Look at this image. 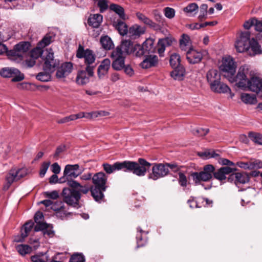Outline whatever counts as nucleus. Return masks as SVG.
I'll return each mask as SVG.
<instances>
[{
    "mask_svg": "<svg viewBox=\"0 0 262 262\" xmlns=\"http://www.w3.org/2000/svg\"><path fill=\"white\" fill-rule=\"evenodd\" d=\"M151 165V163L142 158L139 159L138 162L124 161L116 162L113 165L108 163L102 165L104 170L107 174H111L116 170H123L124 171L132 172L139 177L145 176Z\"/></svg>",
    "mask_w": 262,
    "mask_h": 262,
    "instance_id": "f257e3e1",
    "label": "nucleus"
},
{
    "mask_svg": "<svg viewBox=\"0 0 262 262\" xmlns=\"http://www.w3.org/2000/svg\"><path fill=\"white\" fill-rule=\"evenodd\" d=\"M215 168L212 165H207L204 167L203 170L200 172H194L191 174V177L196 185L199 184L201 182H206L210 180L213 173L215 179L222 181L226 179V174H229L236 170L235 168L229 167H223L214 172Z\"/></svg>",
    "mask_w": 262,
    "mask_h": 262,
    "instance_id": "f03ea898",
    "label": "nucleus"
},
{
    "mask_svg": "<svg viewBox=\"0 0 262 262\" xmlns=\"http://www.w3.org/2000/svg\"><path fill=\"white\" fill-rule=\"evenodd\" d=\"M107 176L102 172L95 174L92 177L94 186L91 187L92 195L96 201H102L104 198L103 192L106 189Z\"/></svg>",
    "mask_w": 262,
    "mask_h": 262,
    "instance_id": "7ed1b4c3",
    "label": "nucleus"
},
{
    "mask_svg": "<svg viewBox=\"0 0 262 262\" xmlns=\"http://www.w3.org/2000/svg\"><path fill=\"white\" fill-rule=\"evenodd\" d=\"M46 57L44 59L45 63L43 64V69L45 72H40L36 76L37 80L47 82L50 80L51 76V73L53 72L56 66L58 64V62L54 59V53L51 49L46 51Z\"/></svg>",
    "mask_w": 262,
    "mask_h": 262,
    "instance_id": "20e7f679",
    "label": "nucleus"
},
{
    "mask_svg": "<svg viewBox=\"0 0 262 262\" xmlns=\"http://www.w3.org/2000/svg\"><path fill=\"white\" fill-rule=\"evenodd\" d=\"M206 79L212 91L217 93H226L230 91L229 86L221 82V75L216 69H211L206 73Z\"/></svg>",
    "mask_w": 262,
    "mask_h": 262,
    "instance_id": "39448f33",
    "label": "nucleus"
},
{
    "mask_svg": "<svg viewBox=\"0 0 262 262\" xmlns=\"http://www.w3.org/2000/svg\"><path fill=\"white\" fill-rule=\"evenodd\" d=\"M30 43L28 41H21L16 44L12 50L7 51L8 58L16 63H20L26 56L30 49Z\"/></svg>",
    "mask_w": 262,
    "mask_h": 262,
    "instance_id": "423d86ee",
    "label": "nucleus"
},
{
    "mask_svg": "<svg viewBox=\"0 0 262 262\" xmlns=\"http://www.w3.org/2000/svg\"><path fill=\"white\" fill-rule=\"evenodd\" d=\"M27 173V169L24 168L11 169L6 176V183L3 187L4 190H8L14 182L19 180L21 178L26 176Z\"/></svg>",
    "mask_w": 262,
    "mask_h": 262,
    "instance_id": "0eeeda50",
    "label": "nucleus"
},
{
    "mask_svg": "<svg viewBox=\"0 0 262 262\" xmlns=\"http://www.w3.org/2000/svg\"><path fill=\"white\" fill-rule=\"evenodd\" d=\"M62 195L64 201L68 205L77 208L79 207L80 194L79 191L66 188L62 190Z\"/></svg>",
    "mask_w": 262,
    "mask_h": 262,
    "instance_id": "6e6552de",
    "label": "nucleus"
},
{
    "mask_svg": "<svg viewBox=\"0 0 262 262\" xmlns=\"http://www.w3.org/2000/svg\"><path fill=\"white\" fill-rule=\"evenodd\" d=\"M0 75L4 78H12L13 82L21 81L25 78L24 75L15 68H3L0 71Z\"/></svg>",
    "mask_w": 262,
    "mask_h": 262,
    "instance_id": "1a4fd4ad",
    "label": "nucleus"
},
{
    "mask_svg": "<svg viewBox=\"0 0 262 262\" xmlns=\"http://www.w3.org/2000/svg\"><path fill=\"white\" fill-rule=\"evenodd\" d=\"M250 34L249 32H242L237 38L235 47L238 52L243 53L249 49Z\"/></svg>",
    "mask_w": 262,
    "mask_h": 262,
    "instance_id": "9d476101",
    "label": "nucleus"
},
{
    "mask_svg": "<svg viewBox=\"0 0 262 262\" xmlns=\"http://www.w3.org/2000/svg\"><path fill=\"white\" fill-rule=\"evenodd\" d=\"M249 68L247 65L241 67L238 73L233 80L236 82V84L239 88H247L248 79L247 75L249 74Z\"/></svg>",
    "mask_w": 262,
    "mask_h": 262,
    "instance_id": "9b49d317",
    "label": "nucleus"
},
{
    "mask_svg": "<svg viewBox=\"0 0 262 262\" xmlns=\"http://www.w3.org/2000/svg\"><path fill=\"white\" fill-rule=\"evenodd\" d=\"M76 56L78 58H84V63L86 66H94L93 64L95 62L96 57L92 50H84L82 46L79 45L77 51Z\"/></svg>",
    "mask_w": 262,
    "mask_h": 262,
    "instance_id": "f8f14e48",
    "label": "nucleus"
},
{
    "mask_svg": "<svg viewBox=\"0 0 262 262\" xmlns=\"http://www.w3.org/2000/svg\"><path fill=\"white\" fill-rule=\"evenodd\" d=\"M95 66H86L85 70H81L77 73L76 82L77 84L83 85L88 83L90 77L94 75Z\"/></svg>",
    "mask_w": 262,
    "mask_h": 262,
    "instance_id": "ddd939ff",
    "label": "nucleus"
},
{
    "mask_svg": "<svg viewBox=\"0 0 262 262\" xmlns=\"http://www.w3.org/2000/svg\"><path fill=\"white\" fill-rule=\"evenodd\" d=\"M169 172V169L164 164L155 163L152 167V172L149 173L148 178L153 180L166 176Z\"/></svg>",
    "mask_w": 262,
    "mask_h": 262,
    "instance_id": "4468645a",
    "label": "nucleus"
},
{
    "mask_svg": "<svg viewBox=\"0 0 262 262\" xmlns=\"http://www.w3.org/2000/svg\"><path fill=\"white\" fill-rule=\"evenodd\" d=\"M125 57L122 55V53L119 52V49L113 50L111 55V57L113 59L112 68L116 71L123 69L125 66Z\"/></svg>",
    "mask_w": 262,
    "mask_h": 262,
    "instance_id": "2eb2a0df",
    "label": "nucleus"
},
{
    "mask_svg": "<svg viewBox=\"0 0 262 262\" xmlns=\"http://www.w3.org/2000/svg\"><path fill=\"white\" fill-rule=\"evenodd\" d=\"M236 66L233 59L230 56L223 58L222 64L220 66V69L228 75L233 76L235 72Z\"/></svg>",
    "mask_w": 262,
    "mask_h": 262,
    "instance_id": "dca6fc26",
    "label": "nucleus"
},
{
    "mask_svg": "<svg viewBox=\"0 0 262 262\" xmlns=\"http://www.w3.org/2000/svg\"><path fill=\"white\" fill-rule=\"evenodd\" d=\"M247 87L251 91L257 93L262 89V79L257 76H252L248 80Z\"/></svg>",
    "mask_w": 262,
    "mask_h": 262,
    "instance_id": "f3484780",
    "label": "nucleus"
},
{
    "mask_svg": "<svg viewBox=\"0 0 262 262\" xmlns=\"http://www.w3.org/2000/svg\"><path fill=\"white\" fill-rule=\"evenodd\" d=\"M79 168L78 164L67 165L65 166L63 174L64 176H67V178H76L82 173Z\"/></svg>",
    "mask_w": 262,
    "mask_h": 262,
    "instance_id": "a211bd4d",
    "label": "nucleus"
},
{
    "mask_svg": "<svg viewBox=\"0 0 262 262\" xmlns=\"http://www.w3.org/2000/svg\"><path fill=\"white\" fill-rule=\"evenodd\" d=\"M234 181V183L236 186L240 184H244L248 183L249 181V177L246 173L237 172L231 174L228 178V181Z\"/></svg>",
    "mask_w": 262,
    "mask_h": 262,
    "instance_id": "6ab92c4d",
    "label": "nucleus"
},
{
    "mask_svg": "<svg viewBox=\"0 0 262 262\" xmlns=\"http://www.w3.org/2000/svg\"><path fill=\"white\" fill-rule=\"evenodd\" d=\"M34 226V223L32 221L26 222L21 229L20 236H16L14 239L15 242H22L28 236Z\"/></svg>",
    "mask_w": 262,
    "mask_h": 262,
    "instance_id": "aec40b11",
    "label": "nucleus"
},
{
    "mask_svg": "<svg viewBox=\"0 0 262 262\" xmlns=\"http://www.w3.org/2000/svg\"><path fill=\"white\" fill-rule=\"evenodd\" d=\"M202 54L192 48L186 51V58L191 64L199 63L202 59Z\"/></svg>",
    "mask_w": 262,
    "mask_h": 262,
    "instance_id": "412c9836",
    "label": "nucleus"
},
{
    "mask_svg": "<svg viewBox=\"0 0 262 262\" xmlns=\"http://www.w3.org/2000/svg\"><path fill=\"white\" fill-rule=\"evenodd\" d=\"M72 63L70 62H65L57 69L56 76L59 78L65 77L72 72Z\"/></svg>",
    "mask_w": 262,
    "mask_h": 262,
    "instance_id": "4be33fe9",
    "label": "nucleus"
},
{
    "mask_svg": "<svg viewBox=\"0 0 262 262\" xmlns=\"http://www.w3.org/2000/svg\"><path fill=\"white\" fill-rule=\"evenodd\" d=\"M158 57L155 55H147L140 63V66L143 69H148L156 67L158 64Z\"/></svg>",
    "mask_w": 262,
    "mask_h": 262,
    "instance_id": "5701e85b",
    "label": "nucleus"
},
{
    "mask_svg": "<svg viewBox=\"0 0 262 262\" xmlns=\"http://www.w3.org/2000/svg\"><path fill=\"white\" fill-rule=\"evenodd\" d=\"M134 45L133 43L128 40H125L122 41L119 46L117 47L115 49H119V52L122 53V55L126 56V55L132 53Z\"/></svg>",
    "mask_w": 262,
    "mask_h": 262,
    "instance_id": "b1692460",
    "label": "nucleus"
},
{
    "mask_svg": "<svg viewBox=\"0 0 262 262\" xmlns=\"http://www.w3.org/2000/svg\"><path fill=\"white\" fill-rule=\"evenodd\" d=\"M43 219V213L40 211H37L34 215V221L36 223L35 226V231L38 232L40 230H43L48 227V224L41 222Z\"/></svg>",
    "mask_w": 262,
    "mask_h": 262,
    "instance_id": "393cba45",
    "label": "nucleus"
},
{
    "mask_svg": "<svg viewBox=\"0 0 262 262\" xmlns=\"http://www.w3.org/2000/svg\"><path fill=\"white\" fill-rule=\"evenodd\" d=\"M145 29L138 25H135L129 28L127 31L128 36L132 39H136L144 34Z\"/></svg>",
    "mask_w": 262,
    "mask_h": 262,
    "instance_id": "a878e982",
    "label": "nucleus"
},
{
    "mask_svg": "<svg viewBox=\"0 0 262 262\" xmlns=\"http://www.w3.org/2000/svg\"><path fill=\"white\" fill-rule=\"evenodd\" d=\"M111 61L108 58L104 59L101 63L98 69V75L102 78L106 75L110 68Z\"/></svg>",
    "mask_w": 262,
    "mask_h": 262,
    "instance_id": "bb28decb",
    "label": "nucleus"
},
{
    "mask_svg": "<svg viewBox=\"0 0 262 262\" xmlns=\"http://www.w3.org/2000/svg\"><path fill=\"white\" fill-rule=\"evenodd\" d=\"M103 16L101 14L91 15L88 19V24L93 28H98L102 21Z\"/></svg>",
    "mask_w": 262,
    "mask_h": 262,
    "instance_id": "cd10ccee",
    "label": "nucleus"
},
{
    "mask_svg": "<svg viewBox=\"0 0 262 262\" xmlns=\"http://www.w3.org/2000/svg\"><path fill=\"white\" fill-rule=\"evenodd\" d=\"M173 68L174 70L170 73L171 76L175 80H182L185 72L184 67L180 66Z\"/></svg>",
    "mask_w": 262,
    "mask_h": 262,
    "instance_id": "c85d7f7f",
    "label": "nucleus"
},
{
    "mask_svg": "<svg viewBox=\"0 0 262 262\" xmlns=\"http://www.w3.org/2000/svg\"><path fill=\"white\" fill-rule=\"evenodd\" d=\"M241 99L243 102L246 104L253 105L257 103L256 97L253 94L242 93L241 95Z\"/></svg>",
    "mask_w": 262,
    "mask_h": 262,
    "instance_id": "c756f323",
    "label": "nucleus"
},
{
    "mask_svg": "<svg viewBox=\"0 0 262 262\" xmlns=\"http://www.w3.org/2000/svg\"><path fill=\"white\" fill-rule=\"evenodd\" d=\"M113 25L121 35L124 36L127 34V26L122 20H117L114 22Z\"/></svg>",
    "mask_w": 262,
    "mask_h": 262,
    "instance_id": "7c9ffc66",
    "label": "nucleus"
},
{
    "mask_svg": "<svg viewBox=\"0 0 262 262\" xmlns=\"http://www.w3.org/2000/svg\"><path fill=\"white\" fill-rule=\"evenodd\" d=\"M180 47L182 50L187 51L191 49L189 37L186 34H183L180 39Z\"/></svg>",
    "mask_w": 262,
    "mask_h": 262,
    "instance_id": "2f4dec72",
    "label": "nucleus"
},
{
    "mask_svg": "<svg viewBox=\"0 0 262 262\" xmlns=\"http://www.w3.org/2000/svg\"><path fill=\"white\" fill-rule=\"evenodd\" d=\"M142 45L146 54L155 52V47L154 46V40L153 39H147Z\"/></svg>",
    "mask_w": 262,
    "mask_h": 262,
    "instance_id": "473e14b6",
    "label": "nucleus"
},
{
    "mask_svg": "<svg viewBox=\"0 0 262 262\" xmlns=\"http://www.w3.org/2000/svg\"><path fill=\"white\" fill-rule=\"evenodd\" d=\"M100 43L103 48L106 50H110L114 47V43L111 38L108 36H104L101 37Z\"/></svg>",
    "mask_w": 262,
    "mask_h": 262,
    "instance_id": "72a5a7b5",
    "label": "nucleus"
},
{
    "mask_svg": "<svg viewBox=\"0 0 262 262\" xmlns=\"http://www.w3.org/2000/svg\"><path fill=\"white\" fill-rule=\"evenodd\" d=\"M54 35L52 33L47 34L39 42L38 46L42 48L50 45L53 40Z\"/></svg>",
    "mask_w": 262,
    "mask_h": 262,
    "instance_id": "f704fd0d",
    "label": "nucleus"
},
{
    "mask_svg": "<svg viewBox=\"0 0 262 262\" xmlns=\"http://www.w3.org/2000/svg\"><path fill=\"white\" fill-rule=\"evenodd\" d=\"M32 262H49L50 258L47 252L32 256L31 257Z\"/></svg>",
    "mask_w": 262,
    "mask_h": 262,
    "instance_id": "c9c22d12",
    "label": "nucleus"
},
{
    "mask_svg": "<svg viewBox=\"0 0 262 262\" xmlns=\"http://www.w3.org/2000/svg\"><path fill=\"white\" fill-rule=\"evenodd\" d=\"M250 48L251 49L253 52V55L260 54L262 52L260 46L258 44L257 40L254 38H252L250 40L249 43V48Z\"/></svg>",
    "mask_w": 262,
    "mask_h": 262,
    "instance_id": "e433bc0d",
    "label": "nucleus"
},
{
    "mask_svg": "<svg viewBox=\"0 0 262 262\" xmlns=\"http://www.w3.org/2000/svg\"><path fill=\"white\" fill-rule=\"evenodd\" d=\"M248 137L255 144L262 145V135L258 133L250 132Z\"/></svg>",
    "mask_w": 262,
    "mask_h": 262,
    "instance_id": "4c0bfd02",
    "label": "nucleus"
},
{
    "mask_svg": "<svg viewBox=\"0 0 262 262\" xmlns=\"http://www.w3.org/2000/svg\"><path fill=\"white\" fill-rule=\"evenodd\" d=\"M180 62L181 57L178 54L174 53L170 55L169 62L172 68L181 66Z\"/></svg>",
    "mask_w": 262,
    "mask_h": 262,
    "instance_id": "58836bf2",
    "label": "nucleus"
},
{
    "mask_svg": "<svg viewBox=\"0 0 262 262\" xmlns=\"http://www.w3.org/2000/svg\"><path fill=\"white\" fill-rule=\"evenodd\" d=\"M16 250L21 255L30 253L32 251L31 247L27 245H19L16 246Z\"/></svg>",
    "mask_w": 262,
    "mask_h": 262,
    "instance_id": "ea45409f",
    "label": "nucleus"
},
{
    "mask_svg": "<svg viewBox=\"0 0 262 262\" xmlns=\"http://www.w3.org/2000/svg\"><path fill=\"white\" fill-rule=\"evenodd\" d=\"M198 155L203 159H209L211 158H216L219 156V154L215 153L214 151L208 150L198 153Z\"/></svg>",
    "mask_w": 262,
    "mask_h": 262,
    "instance_id": "a19ab883",
    "label": "nucleus"
},
{
    "mask_svg": "<svg viewBox=\"0 0 262 262\" xmlns=\"http://www.w3.org/2000/svg\"><path fill=\"white\" fill-rule=\"evenodd\" d=\"M110 9L118 14L121 18L124 19V9L122 7L116 4H112Z\"/></svg>",
    "mask_w": 262,
    "mask_h": 262,
    "instance_id": "79ce46f5",
    "label": "nucleus"
},
{
    "mask_svg": "<svg viewBox=\"0 0 262 262\" xmlns=\"http://www.w3.org/2000/svg\"><path fill=\"white\" fill-rule=\"evenodd\" d=\"M132 53L137 57H140L146 54L143 45L141 46L139 44L134 45Z\"/></svg>",
    "mask_w": 262,
    "mask_h": 262,
    "instance_id": "37998d69",
    "label": "nucleus"
},
{
    "mask_svg": "<svg viewBox=\"0 0 262 262\" xmlns=\"http://www.w3.org/2000/svg\"><path fill=\"white\" fill-rule=\"evenodd\" d=\"M136 16L137 18L144 24L149 25L150 26H152L153 22L151 20H150L149 18L146 17L143 14L140 12H137L136 13Z\"/></svg>",
    "mask_w": 262,
    "mask_h": 262,
    "instance_id": "c03bdc74",
    "label": "nucleus"
},
{
    "mask_svg": "<svg viewBox=\"0 0 262 262\" xmlns=\"http://www.w3.org/2000/svg\"><path fill=\"white\" fill-rule=\"evenodd\" d=\"M42 48L38 46L36 48L32 50L29 53V55L35 59L39 57L42 54Z\"/></svg>",
    "mask_w": 262,
    "mask_h": 262,
    "instance_id": "a18cd8bd",
    "label": "nucleus"
},
{
    "mask_svg": "<svg viewBox=\"0 0 262 262\" xmlns=\"http://www.w3.org/2000/svg\"><path fill=\"white\" fill-rule=\"evenodd\" d=\"M97 2L98 6L100 8V12H103L108 8V5L106 0H94Z\"/></svg>",
    "mask_w": 262,
    "mask_h": 262,
    "instance_id": "49530a36",
    "label": "nucleus"
},
{
    "mask_svg": "<svg viewBox=\"0 0 262 262\" xmlns=\"http://www.w3.org/2000/svg\"><path fill=\"white\" fill-rule=\"evenodd\" d=\"M84 256L81 254H76L72 256L70 262H84Z\"/></svg>",
    "mask_w": 262,
    "mask_h": 262,
    "instance_id": "de8ad7c7",
    "label": "nucleus"
},
{
    "mask_svg": "<svg viewBox=\"0 0 262 262\" xmlns=\"http://www.w3.org/2000/svg\"><path fill=\"white\" fill-rule=\"evenodd\" d=\"M44 195L46 198H48L53 200H56L59 197V192L57 190L52 191H46L43 193Z\"/></svg>",
    "mask_w": 262,
    "mask_h": 262,
    "instance_id": "09e8293b",
    "label": "nucleus"
},
{
    "mask_svg": "<svg viewBox=\"0 0 262 262\" xmlns=\"http://www.w3.org/2000/svg\"><path fill=\"white\" fill-rule=\"evenodd\" d=\"M164 12L165 16L169 19L173 18L175 16V10L173 8L166 7Z\"/></svg>",
    "mask_w": 262,
    "mask_h": 262,
    "instance_id": "8fccbe9b",
    "label": "nucleus"
},
{
    "mask_svg": "<svg viewBox=\"0 0 262 262\" xmlns=\"http://www.w3.org/2000/svg\"><path fill=\"white\" fill-rule=\"evenodd\" d=\"M173 41V39L169 37H166L159 40L160 45H162L165 48L171 45Z\"/></svg>",
    "mask_w": 262,
    "mask_h": 262,
    "instance_id": "3c124183",
    "label": "nucleus"
},
{
    "mask_svg": "<svg viewBox=\"0 0 262 262\" xmlns=\"http://www.w3.org/2000/svg\"><path fill=\"white\" fill-rule=\"evenodd\" d=\"M179 183L182 187H186L187 185V180L185 175L182 172L179 173Z\"/></svg>",
    "mask_w": 262,
    "mask_h": 262,
    "instance_id": "603ef678",
    "label": "nucleus"
},
{
    "mask_svg": "<svg viewBox=\"0 0 262 262\" xmlns=\"http://www.w3.org/2000/svg\"><path fill=\"white\" fill-rule=\"evenodd\" d=\"M70 213L67 212L64 210V206L62 209H60L57 212H56V215L57 217L60 218L62 220L66 219L68 215H70Z\"/></svg>",
    "mask_w": 262,
    "mask_h": 262,
    "instance_id": "864d4df0",
    "label": "nucleus"
},
{
    "mask_svg": "<svg viewBox=\"0 0 262 262\" xmlns=\"http://www.w3.org/2000/svg\"><path fill=\"white\" fill-rule=\"evenodd\" d=\"M50 162H43L41 166L39 174L41 177H44L49 166Z\"/></svg>",
    "mask_w": 262,
    "mask_h": 262,
    "instance_id": "5fc2aeb1",
    "label": "nucleus"
},
{
    "mask_svg": "<svg viewBox=\"0 0 262 262\" xmlns=\"http://www.w3.org/2000/svg\"><path fill=\"white\" fill-rule=\"evenodd\" d=\"M35 60H36V59L33 58L30 55H29V56L25 60V66L28 68L32 67L35 64V62H36Z\"/></svg>",
    "mask_w": 262,
    "mask_h": 262,
    "instance_id": "6e6d98bb",
    "label": "nucleus"
},
{
    "mask_svg": "<svg viewBox=\"0 0 262 262\" xmlns=\"http://www.w3.org/2000/svg\"><path fill=\"white\" fill-rule=\"evenodd\" d=\"M198 6L195 3H191L185 7L184 10L186 12L192 13L198 10Z\"/></svg>",
    "mask_w": 262,
    "mask_h": 262,
    "instance_id": "4d7b16f0",
    "label": "nucleus"
},
{
    "mask_svg": "<svg viewBox=\"0 0 262 262\" xmlns=\"http://www.w3.org/2000/svg\"><path fill=\"white\" fill-rule=\"evenodd\" d=\"M63 206V204L62 202H56L55 203H53L51 207V209L56 211V212L60 209H62Z\"/></svg>",
    "mask_w": 262,
    "mask_h": 262,
    "instance_id": "13d9d810",
    "label": "nucleus"
},
{
    "mask_svg": "<svg viewBox=\"0 0 262 262\" xmlns=\"http://www.w3.org/2000/svg\"><path fill=\"white\" fill-rule=\"evenodd\" d=\"M10 38V36L3 29H0V42L7 41Z\"/></svg>",
    "mask_w": 262,
    "mask_h": 262,
    "instance_id": "bf43d9fd",
    "label": "nucleus"
},
{
    "mask_svg": "<svg viewBox=\"0 0 262 262\" xmlns=\"http://www.w3.org/2000/svg\"><path fill=\"white\" fill-rule=\"evenodd\" d=\"M208 6L206 4H203L200 7V14L199 15V18L202 19L205 17L207 14V10Z\"/></svg>",
    "mask_w": 262,
    "mask_h": 262,
    "instance_id": "052dcab7",
    "label": "nucleus"
},
{
    "mask_svg": "<svg viewBox=\"0 0 262 262\" xmlns=\"http://www.w3.org/2000/svg\"><path fill=\"white\" fill-rule=\"evenodd\" d=\"M209 132L208 128H199L195 130L194 134L199 136H204L206 135Z\"/></svg>",
    "mask_w": 262,
    "mask_h": 262,
    "instance_id": "680f3d73",
    "label": "nucleus"
},
{
    "mask_svg": "<svg viewBox=\"0 0 262 262\" xmlns=\"http://www.w3.org/2000/svg\"><path fill=\"white\" fill-rule=\"evenodd\" d=\"M262 168V162L259 160L251 161V169H259Z\"/></svg>",
    "mask_w": 262,
    "mask_h": 262,
    "instance_id": "e2e57ef3",
    "label": "nucleus"
},
{
    "mask_svg": "<svg viewBox=\"0 0 262 262\" xmlns=\"http://www.w3.org/2000/svg\"><path fill=\"white\" fill-rule=\"evenodd\" d=\"M254 28L256 31L262 32V21L258 20L255 18H253Z\"/></svg>",
    "mask_w": 262,
    "mask_h": 262,
    "instance_id": "0e129e2a",
    "label": "nucleus"
},
{
    "mask_svg": "<svg viewBox=\"0 0 262 262\" xmlns=\"http://www.w3.org/2000/svg\"><path fill=\"white\" fill-rule=\"evenodd\" d=\"M236 165L245 169H251V161L247 162H238L236 163Z\"/></svg>",
    "mask_w": 262,
    "mask_h": 262,
    "instance_id": "69168bd1",
    "label": "nucleus"
},
{
    "mask_svg": "<svg viewBox=\"0 0 262 262\" xmlns=\"http://www.w3.org/2000/svg\"><path fill=\"white\" fill-rule=\"evenodd\" d=\"M61 170L60 167L57 163H54L52 165V171L55 174H58Z\"/></svg>",
    "mask_w": 262,
    "mask_h": 262,
    "instance_id": "338daca9",
    "label": "nucleus"
},
{
    "mask_svg": "<svg viewBox=\"0 0 262 262\" xmlns=\"http://www.w3.org/2000/svg\"><path fill=\"white\" fill-rule=\"evenodd\" d=\"M68 185L74 189H79L81 187L80 183L75 181H68Z\"/></svg>",
    "mask_w": 262,
    "mask_h": 262,
    "instance_id": "774afa93",
    "label": "nucleus"
}]
</instances>
